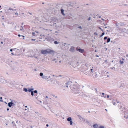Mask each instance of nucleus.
<instances>
[{
    "label": "nucleus",
    "mask_w": 128,
    "mask_h": 128,
    "mask_svg": "<svg viewBox=\"0 0 128 128\" xmlns=\"http://www.w3.org/2000/svg\"><path fill=\"white\" fill-rule=\"evenodd\" d=\"M70 51L72 52H74L75 51L74 47L72 46L70 48Z\"/></svg>",
    "instance_id": "nucleus-8"
},
{
    "label": "nucleus",
    "mask_w": 128,
    "mask_h": 128,
    "mask_svg": "<svg viewBox=\"0 0 128 128\" xmlns=\"http://www.w3.org/2000/svg\"><path fill=\"white\" fill-rule=\"evenodd\" d=\"M40 76H41L42 78L43 79L45 80H48V78H47V76L44 75H43V74L42 72H40Z\"/></svg>",
    "instance_id": "nucleus-6"
},
{
    "label": "nucleus",
    "mask_w": 128,
    "mask_h": 128,
    "mask_svg": "<svg viewBox=\"0 0 128 128\" xmlns=\"http://www.w3.org/2000/svg\"><path fill=\"white\" fill-rule=\"evenodd\" d=\"M118 24L119 25V26H123L124 25V23L123 22H120Z\"/></svg>",
    "instance_id": "nucleus-17"
},
{
    "label": "nucleus",
    "mask_w": 128,
    "mask_h": 128,
    "mask_svg": "<svg viewBox=\"0 0 128 128\" xmlns=\"http://www.w3.org/2000/svg\"><path fill=\"white\" fill-rule=\"evenodd\" d=\"M56 77H58L59 76H62L61 75H59L58 76H55Z\"/></svg>",
    "instance_id": "nucleus-43"
},
{
    "label": "nucleus",
    "mask_w": 128,
    "mask_h": 128,
    "mask_svg": "<svg viewBox=\"0 0 128 128\" xmlns=\"http://www.w3.org/2000/svg\"><path fill=\"white\" fill-rule=\"evenodd\" d=\"M99 29H100L103 32V30L102 29V28H101L100 27H99Z\"/></svg>",
    "instance_id": "nucleus-45"
},
{
    "label": "nucleus",
    "mask_w": 128,
    "mask_h": 128,
    "mask_svg": "<svg viewBox=\"0 0 128 128\" xmlns=\"http://www.w3.org/2000/svg\"><path fill=\"white\" fill-rule=\"evenodd\" d=\"M54 52V51L53 50L50 49L42 50L41 52L42 54H53Z\"/></svg>",
    "instance_id": "nucleus-2"
},
{
    "label": "nucleus",
    "mask_w": 128,
    "mask_h": 128,
    "mask_svg": "<svg viewBox=\"0 0 128 128\" xmlns=\"http://www.w3.org/2000/svg\"><path fill=\"white\" fill-rule=\"evenodd\" d=\"M1 43L2 44H3V42H1Z\"/></svg>",
    "instance_id": "nucleus-64"
},
{
    "label": "nucleus",
    "mask_w": 128,
    "mask_h": 128,
    "mask_svg": "<svg viewBox=\"0 0 128 128\" xmlns=\"http://www.w3.org/2000/svg\"><path fill=\"white\" fill-rule=\"evenodd\" d=\"M107 39V38L106 36H105V37H104V40H106Z\"/></svg>",
    "instance_id": "nucleus-40"
},
{
    "label": "nucleus",
    "mask_w": 128,
    "mask_h": 128,
    "mask_svg": "<svg viewBox=\"0 0 128 128\" xmlns=\"http://www.w3.org/2000/svg\"><path fill=\"white\" fill-rule=\"evenodd\" d=\"M32 34L33 36H36V35H37V34H35V33L34 32H32Z\"/></svg>",
    "instance_id": "nucleus-27"
},
{
    "label": "nucleus",
    "mask_w": 128,
    "mask_h": 128,
    "mask_svg": "<svg viewBox=\"0 0 128 128\" xmlns=\"http://www.w3.org/2000/svg\"><path fill=\"white\" fill-rule=\"evenodd\" d=\"M97 76V75L96 74H95V77L96 78L97 77V76Z\"/></svg>",
    "instance_id": "nucleus-56"
},
{
    "label": "nucleus",
    "mask_w": 128,
    "mask_h": 128,
    "mask_svg": "<svg viewBox=\"0 0 128 128\" xmlns=\"http://www.w3.org/2000/svg\"><path fill=\"white\" fill-rule=\"evenodd\" d=\"M34 92L35 93H37V91L36 90H35L34 91Z\"/></svg>",
    "instance_id": "nucleus-41"
},
{
    "label": "nucleus",
    "mask_w": 128,
    "mask_h": 128,
    "mask_svg": "<svg viewBox=\"0 0 128 128\" xmlns=\"http://www.w3.org/2000/svg\"><path fill=\"white\" fill-rule=\"evenodd\" d=\"M116 26H118V27H120L119 26V25L117 23H116Z\"/></svg>",
    "instance_id": "nucleus-32"
},
{
    "label": "nucleus",
    "mask_w": 128,
    "mask_h": 128,
    "mask_svg": "<svg viewBox=\"0 0 128 128\" xmlns=\"http://www.w3.org/2000/svg\"><path fill=\"white\" fill-rule=\"evenodd\" d=\"M34 92L33 91H32L31 92V94L32 96H33L34 95Z\"/></svg>",
    "instance_id": "nucleus-34"
},
{
    "label": "nucleus",
    "mask_w": 128,
    "mask_h": 128,
    "mask_svg": "<svg viewBox=\"0 0 128 128\" xmlns=\"http://www.w3.org/2000/svg\"><path fill=\"white\" fill-rule=\"evenodd\" d=\"M46 40L50 42L51 43H52L54 41V39L51 38L50 37L46 38Z\"/></svg>",
    "instance_id": "nucleus-7"
},
{
    "label": "nucleus",
    "mask_w": 128,
    "mask_h": 128,
    "mask_svg": "<svg viewBox=\"0 0 128 128\" xmlns=\"http://www.w3.org/2000/svg\"><path fill=\"white\" fill-rule=\"evenodd\" d=\"M96 57H99V56L98 55H96Z\"/></svg>",
    "instance_id": "nucleus-49"
},
{
    "label": "nucleus",
    "mask_w": 128,
    "mask_h": 128,
    "mask_svg": "<svg viewBox=\"0 0 128 128\" xmlns=\"http://www.w3.org/2000/svg\"><path fill=\"white\" fill-rule=\"evenodd\" d=\"M36 102L38 104H39V101L38 100H37V101Z\"/></svg>",
    "instance_id": "nucleus-42"
},
{
    "label": "nucleus",
    "mask_w": 128,
    "mask_h": 128,
    "mask_svg": "<svg viewBox=\"0 0 128 128\" xmlns=\"http://www.w3.org/2000/svg\"><path fill=\"white\" fill-rule=\"evenodd\" d=\"M66 87H67V88H68V85H66Z\"/></svg>",
    "instance_id": "nucleus-59"
},
{
    "label": "nucleus",
    "mask_w": 128,
    "mask_h": 128,
    "mask_svg": "<svg viewBox=\"0 0 128 128\" xmlns=\"http://www.w3.org/2000/svg\"><path fill=\"white\" fill-rule=\"evenodd\" d=\"M72 120L70 121V125H72Z\"/></svg>",
    "instance_id": "nucleus-38"
},
{
    "label": "nucleus",
    "mask_w": 128,
    "mask_h": 128,
    "mask_svg": "<svg viewBox=\"0 0 128 128\" xmlns=\"http://www.w3.org/2000/svg\"><path fill=\"white\" fill-rule=\"evenodd\" d=\"M48 82L50 84H52L54 80L52 78H50L49 80H48Z\"/></svg>",
    "instance_id": "nucleus-12"
},
{
    "label": "nucleus",
    "mask_w": 128,
    "mask_h": 128,
    "mask_svg": "<svg viewBox=\"0 0 128 128\" xmlns=\"http://www.w3.org/2000/svg\"><path fill=\"white\" fill-rule=\"evenodd\" d=\"M48 98V96H46L45 98Z\"/></svg>",
    "instance_id": "nucleus-61"
},
{
    "label": "nucleus",
    "mask_w": 128,
    "mask_h": 128,
    "mask_svg": "<svg viewBox=\"0 0 128 128\" xmlns=\"http://www.w3.org/2000/svg\"><path fill=\"white\" fill-rule=\"evenodd\" d=\"M124 117L126 119L127 118H128V112H125L124 116Z\"/></svg>",
    "instance_id": "nucleus-11"
},
{
    "label": "nucleus",
    "mask_w": 128,
    "mask_h": 128,
    "mask_svg": "<svg viewBox=\"0 0 128 128\" xmlns=\"http://www.w3.org/2000/svg\"><path fill=\"white\" fill-rule=\"evenodd\" d=\"M23 90L25 91V92H27L28 91L27 89L25 88H24Z\"/></svg>",
    "instance_id": "nucleus-28"
},
{
    "label": "nucleus",
    "mask_w": 128,
    "mask_h": 128,
    "mask_svg": "<svg viewBox=\"0 0 128 128\" xmlns=\"http://www.w3.org/2000/svg\"><path fill=\"white\" fill-rule=\"evenodd\" d=\"M82 119V120L83 121H85V120L84 118H82V117H81Z\"/></svg>",
    "instance_id": "nucleus-44"
},
{
    "label": "nucleus",
    "mask_w": 128,
    "mask_h": 128,
    "mask_svg": "<svg viewBox=\"0 0 128 128\" xmlns=\"http://www.w3.org/2000/svg\"><path fill=\"white\" fill-rule=\"evenodd\" d=\"M120 64H122L124 63V62L123 61H121V60H120Z\"/></svg>",
    "instance_id": "nucleus-31"
},
{
    "label": "nucleus",
    "mask_w": 128,
    "mask_h": 128,
    "mask_svg": "<svg viewBox=\"0 0 128 128\" xmlns=\"http://www.w3.org/2000/svg\"><path fill=\"white\" fill-rule=\"evenodd\" d=\"M110 38H107V42L108 43L110 42Z\"/></svg>",
    "instance_id": "nucleus-22"
},
{
    "label": "nucleus",
    "mask_w": 128,
    "mask_h": 128,
    "mask_svg": "<svg viewBox=\"0 0 128 128\" xmlns=\"http://www.w3.org/2000/svg\"><path fill=\"white\" fill-rule=\"evenodd\" d=\"M67 121L68 122H70L72 120V118L71 117H68L67 119Z\"/></svg>",
    "instance_id": "nucleus-19"
},
{
    "label": "nucleus",
    "mask_w": 128,
    "mask_h": 128,
    "mask_svg": "<svg viewBox=\"0 0 128 128\" xmlns=\"http://www.w3.org/2000/svg\"><path fill=\"white\" fill-rule=\"evenodd\" d=\"M90 72L91 71H90L87 72H85L84 73L86 75H88L89 74Z\"/></svg>",
    "instance_id": "nucleus-18"
},
{
    "label": "nucleus",
    "mask_w": 128,
    "mask_h": 128,
    "mask_svg": "<svg viewBox=\"0 0 128 128\" xmlns=\"http://www.w3.org/2000/svg\"><path fill=\"white\" fill-rule=\"evenodd\" d=\"M20 30H22L23 32H24V29L22 26H21V28H20Z\"/></svg>",
    "instance_id": "nucleus-25"
},
{
    "label": "nucleus",
    "mask_w": 128,
    "mask_h": 128,
    "mask_svg": "<svg viewBox=\"0 0 128 128\" xmlns=\"http://www.w3.org/2000/svg\"><path fill=\"white\" fill-rule=\"evenodd\" d=\"M1 82L2 83H6V80L4 79H1Z\"/></svg>",
    "instance_id": "nucleus-15"
},
{
    "label": "nucleus",
    "mask_w": 128,
    "mask_h": 128,
    "mask_svg": "<svg viewBox=\"0 0 128 128\" xmlns=\"http://www.w3.org/2000/svg\"><path fill=\"white\" fill-rule=\"evenodd\" d=\"M18 36L20 37V36H21V35H20V34H18Z\"/></svg>",
    "instance_id": "nucleus-52"
},
{
    "label": "nucleus",
    "mask_w": 128,
    "mask_h": 128,
    "mask_svg": "<svg viewBox=\"0 0 128 128\" xmlns=\"http://www.w3.org/2000/svg\"><path fill=\"white\" fill-rule=\"evenodd\" d=\"M41 118V120L42 121L44 122H46V120L45 119V118H43L42 117H40V118Z\"/></svg>",
    "instance_id": "nucleus-20"
},
{
    "label": "nucleus",
    "mask_w": 128,
    "mask_h": 128,
    "mask_svg": "<svg viewBox=\"0 0 128 128\" xmlns=\"http://www.w3.org/2000/svg\"><path fill=\"white\" fill-rule=\"evenodd\" d=\"M50 78V76H48V78H48V79L49 78Z\"/></svg>",
    "instance_id": "nucleus-48"
},
{
    "label": "nucleus",
    "mask_w": 128,
    "mask_h": 128,
    "mask_svg": "<svg viewBox=\"0 0 128 128\" xmlns=\"http://www.w3.org/2000/svg\"><path fill=\"white\" fill-rule=\"evenodd\" d=\"M126 56L127 57H128V54H126Z\"/></svg>",
    "instance_id": "nucleus-51"
},
{
    "label": "nucleus",
    "mask_w": 128,
    "mask_h": 128,
    "mask_svg": "<svg viewBox=\"0 0 128 128\" xmlns=\"http://www.w3.org/2000/svg\"><path fill=\"white\" fill-rule=\"evenodd\" d=\"M30 56V57H33V56H30V55H29V56Z\"/></svg>",
    "instance_id": "nucleus-54"
},
{
    "label": "nucleus",
    "mask_w": 128,
    "mask_h": 128,
    "mask_svg": "<svg viewBox=\"0 0 128 128\" xmlns=\"http://www.w3.org/2000/svg\"><path fill=\"white\" fill-rule=\"evenodd\" d=\"M12 49H10V52H12Z\"/></svg>",
    "instance_id": "nucleus-58"
},
{
    "label": "nucleus",
    "mask_w": 128,
    "mask_h": 128,
    "mask_svg": "<svg viewBox=\"0 0 128 128\" xmlns=\"http://www.w3.org/2000/svg\"><path fill=\"white\" fill-rule=\"evenodd\" d=\"M66 85H69V86L70 87V84L72 85V82H71L70 81H68L66 82Z\"/></svg>",
    "instance_id": "nucleus-10"
},
{
    "label": "nucleus",
    "mask_w": 128,
    "mask_h": 128,
    "mask_svg": "<svg viewBox=\"0 0 128 128\" xmlns=\"http://www.w3.org/2000/svg\"><path fill=\"white\" fill-rule=\"evenodd\" d=\"M34 90V88H32V87H31V88H28V91L29 92H31L33 90Z\"/></svg>",
    "instance_id": "nucleus-13"
},
{
    "label": "nucleus",
    "mask_w": 128,
    "mask_h": 128,
    "mask_svg": "<svg viewBox=\"0 0 128 128\" xmlns=\"http://www.w3.org/2000/svg\"><path fill=\"white\" fill-rule=\"evenodd\" d=\"M64 10L62 9L60 10L61 13V14L64 16L65 15L64 13Z\"/></svg>",
    "instance_id": "nucleus-16"
},
{
    "label": "nucleus",
    "mask_w": 128,
    "mask_h": 128,
    "mask_svg": "<svg viewBox=\"0 0 128 128\" xmlns=\"http://www.w3.org/2000/svg\"><path fill=\"white\" fill-rule=\"evenodd\" d=\"M9 10H12V12L13 15V17L14 18H16L18 17V13L16 10H13L10 8Z\"/></svg>",
    "instance_id": "nucleus-3"
},
{
    "label": "nucleus",
    "mask_w": 128,
    "mask_h": 128,
    "mask_svg": "<svg viewBox=\"0 0 128 128\" xmlns=\"http://www.w3.org/2000/svg\"><path fill=\"white\" fill-rule=\"evenodd\" d=\"M116 103H118L119 102L117 101V100L116 99H114L112 100V103L114 105H116Z\"/></svg>",
    "instance_id": "nucleus-9"
},
{
    "label": "nucleus",
    "mask_w": 128,
    "mask_h": 128,
    "mask_svg": "<svg viewBox=\"0 0 128 128\" xmlns=\"http://www.w3.org/2000/svg\"><path fill=\"white\" fill-rule=\"evenodd\" d=\"M66 45H70V44H66V43H64L63 44V46H65Z\"/></svg>",
    "instance_id": "nucleus-33"
},
{
    "label": "nucleus",
    "mask_w": 128,
    "mask_h": 128,
    "mask_svg": "<svg viewBox=\"0 0 128 128\" xmlns=\"http://www.w3.org/2000/svg\"><path fill=\"white\" fill-rule=\"evenodd\" d=\"M104 32H103L102 33V34H101L100 36L102 37V36L104 35Z\"/></svg>",
    "instance_id": "nucleus-24"
},
{
    "label": "nucleus",
    "mask_w": 128,
    "mask_h": 128,
    "mask_svg": "<svg viewBox=\"0 0 128 128\" xmlns=\"http://www.w3.org/2000/svg\"><path fill=\"white\" fill-rule=\"evenodd\" d=\"M104 93H102V95H104Z\"/></svg>",
    "instance_id": "nucleus-62"
},
{
    "label": "nucleus",
    "mask_w": 128,
    "mask_h": 128,
    "mask_svg": "<svg viewBox=\"0 0 128 128\" xmlns=\"http://www.w3.org/2000/svg\"><path fill=\"white\" fill-rule=\"evenodd\" d=\"M76 50L81 53H83L84 52V49H81L80 47H78L76 48Z\"/></svg>",
    "instance_id": "nucleus-5"
},
{
    "label": "nucleus",
    "mask_w": 128,
    "mask_h": 128,
    "mask_svg": "<svg viewBox=\"0 0 128 128\" xmlns=\"http://www.w3.org/2000/svg\"><path fill=\"white\" fill-rule=\"evenodd\" d=\"M93 126L94 128H97L98 127V125L97 124H94Z\"/></svg>",
    "instance_id": "nucleus-21"
},
{
    "label": "nucleus",
    "mask_w": 128,
    "mask_h": 128,
    "mask_svg": "<svg viewBox=\"0 0 128 128\" xmlns=\"http://www.w3.org/2000/svg\"><path fill=\"white\" fill-rule=\"evenodd\" d=\"M70 88L72 92L74 94H76L77 96L79 95L80 89L77 86L74 84H70Z\"/></svg>",
    "instance_id": "nucleus-1"
},
{
    "label": "nucleus",
    "mask_w": 128,
    "mask_h": 128,
    "mask_svg": "<svg viewBox=\"0 0 128 128\" xmlns=\"http://www.w3.org/2000/svg\"><path fill=\"white\" fill-rule=\"evenodd\" d=\"M91 18L89 17L88 18V20H90Z\"/></svg>",
    "instance_id": "nucleus-46"
},
{
    "label": "nucleus",
    "mask_w": 128,
    "mask_h": 128,
    "mask_svg": "<svg viewBox=\"0 0 128 128\" xmlns=\"http://www.w3.org/2000/svg\"><path fill=\"white\" fill-rule=\"evenodd\" d=\"M52 95V96H54H54H55V95L54 94H51V95Z\"/></svg>",
    "instance_id": "nucleus-47"
},
{
    "label": "nucleus",
    "mask_w": 128,
    "mask_h": 128,
    "mask_svg": "<svg viewBox=\"0 0 128 128\" xmlns=\"http://www.w3.org/2000/svg\"><path fill=\"white\" fill-rule=\"evenodd\" d=\"M110 68L112 70L114 69L115 71L116 70V69L114 66L113 67H111Z\"/></svg>",
    "instance_id": "nucleus-23"
},
{
    "label": "nucleus",
    "mask_w": 128,
    "mask_h": 128,
    "mask_svg": "<svg viewBox=\"0 0 128 128\" xmlns=\"http://www.w3.org/2000/svg\"><path fill=\"white\" fill-rule=\"evenodd\" d=\"M99 128H104V126H100L99 127Z\"/></svg>",
    "instance_id": "nucleus-36"
},
{
    "label": "nucleus",
    "mask_w": 128,
    "mask_h": 128,
    "mask_svg": "<svg viewBox=\"0 0 128 128\" xmlns=\"http://www.w3.org/2000/svg\"><path fill=\"white\" fill-rule=\"evenodd\" d=\"M86 123H87L88 124H90V122L88 121L87 120H86Z\"/></svg>",
    "instance_id": "nucleus-29"
},
{
    "label": "nucleus",
    "mask_w": 128,
    "mask_h": 128,
    "mask_svg": "<svg viewBox=\"0 0 128 128\" xmlns=\"http://www.w3.org/2000/svg\"><path fill=\"white\" fill-rule=\"evenodd\" d=\"M35 40V39H32V40Z\"/></svg>",
    "instance_id": "nucleus-63"
},
{
    "label": "nucleus",
    "mask_w": 128,
    "mask_h": 128,
    "mask_svg": "<svg viewBox=\"0 0 128 128\" xmlns=\"http://www.w3.org/2000/svg\"><path fill=\"white\" fill-rule=\"evenodd\" d=\"M56 60V58H54L53 59H52V60L53 61Z\"/></svg>",
    "instance_id": "nucleus-37"
},
{
    "label": "nucleus",
    "mask_w": 128,
    "mask_h": 128,
    "mask_svg": "<svg viewBox=\"0 0 128 128\" xmlns=\"http://www.w3.org/2000/svg\"><path fill=\"white\" fill-rule=\"evenodd\" d=\"M14 102H16L15 101L11 100V102L8 104V105L9 107H11L12 106H14L15 104Z\"/></svg>",
    "instance_id": "nucleus-4"
},
{
    "label": "nucleus",
    "mask_w": 128,
    "mask_h": 128,
    "mask_svg": "<svg viewBox=\"0 0 128 128\" xmlns=\"http://www.w3.org/2000/svg\"><path fill=\"white\" fill-rule=\"evenodd\" d=\"M54 102V104H55L56 106H59V104L58 102L56 101H55Z\"/></svg>",
    "instance_id": "nucleus-14"
},
{
    "label": "nucleus",
    "mask_w": 128,
    "mask_h": 128,
    "mask_svg": "<svg viewBox=\"0 0 128 128\" xmlns=\"http://www.w3.org/2000/svg\"><path fill=\"white\" fill-rule=\"evenodd\" d=\"M24 36H21V38H22V39H24Z\"/></svg>",
    "instance_id": "nucleus-35"
},
{
    "label": "nucleus",
    "mask_w": 128,
    "mask_h": 128,
    "mask_svg": "<svg viewBox=\"0 0 128 128\" xmlns=\"http://www.w3.org/2000/svg\"><path fill=\"white\" fill-rule=\"evenodd\" d=\"M46 126H47L48 127V126L49 125H48V124H46Z\"/></svg>",
    "instance_id": "nucleus-55"
},
{
    "label": "nucleus",
    "mask_w": 128,
    "mask_h": 128,
    "mask_svg": "<svg viewBox=\"0 0 128 128\" xmlns=\"http://www.w3.org/2000/svg\"><path fill=\"white\" fill-rule=\"evenodd\" d=\"M54 43L55 44H57L58 43V42L57 41H55L54 42Z\"/></svg>",
    "instance_id": "nucleus-30"
},
{
    "label": "nucleus",
    "mask_w": 128,
    "mask_h": 128,
    "mask_svg": "<svg viewBox=\"0 0 128 128\" xmlns=\"http://www.w3.org/2000/svg\"><path fill=\"white\" fill-rule=\"evenodd\" d=\"M11 54H12V55H14V54H13V53L12 52Z\"/></svg>",
    "instance_id": "nucleus-57"
},
{
    "label": "nucleus",
    "mask_w": 128,
    "mask_h": 128,
    "mask_svg": "<svg viewBox=\"0 0 128 128\" xmlns=\"http://www.w3.org/2000/svg\"><path fill=\"white\" fill-rule=\"evenodd\" d=\"M92 70H93V69H90V70L92 72Z\"/></svg>",
    "instance_id": "nucleus-60"
},
{
    "label": "nucleus",
    "mask_w": 128,
    "mask_h": 128,
    "mask_svg": "<svg viewBox=\"0 0 128 128\" xmlns=\"http://www.w3.org/2000/svg\"><path fill=\"white\" fill-rule=\"evenodd\" d=\"M109 96H109V95H108L107 96V98H108L109 97Z\"/></svg>",
    "instance_id": "nucleus-53"
},
{
    "label": "nucleus",
    "mask_w": 128,
    "mask_h": 128,
    "mask_svg": "<svg viewBox=\"0 0 128 128\" xmlns=\"http://www.w3.org/2000/svg\"><path fill=\"white\" fill-rule=\"evenodd\" d=\"M35 57L36 58H37L38 57V56H36V55L35 56Z\"/></svg>",
    "instance_id": "nucleus-50"
},
{
    "label": "nucleus",
    "mask_w": 128,
    "mask_h": 128,
    "mask_svg": "<svg viewBox=\"0 0 128 128\" xmlns=\"http://www.w3.org/2000/svg\"><path fill=\"white\" fill-rule=\"evenodd\" d=\"M78 28H80V29H82V28L81 26H79L78 27Z\"/></svg>",
    "instance_id": "nucleus-39"
},
{
    "label": "nucleus",
    "mask_w": 128,
    "mask_h": 128,
    "mask_svg": "<svg viewBox=\"0 0 128 128\" xmlns=\"http://www.w3.org/2000/svg\"><path fill=\"white\" fill-rule=\"evenodd\" d=\"M56 83L58 85H60V82L58 81H56Z\"/></svg>",
    "instance_id": "nucleus-26"
}]
</instances>
